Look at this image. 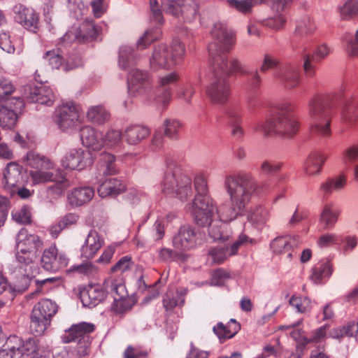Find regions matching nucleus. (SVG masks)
<instances>
[{
  "mask_svg": "<svg viewBox=\"0 0 358 358\" xmlns=\"http://www.w3.org/2000/svg\"><path fill=\"white\" fill-rule=\"evenodd\" d=\"M208 225V235L215 241L224 242L231 236V233L227 230V225L220 220H210Z\"/></svg>",
  "mask_w": 358,
  "mask_h": 358,
  "instance_id": "38",
  "label": "nucleus"
},
{
  "mask_svg": "<svg viewBox=\"0 0 358 358\" xmlns=\"http://www.w3.org/2000/svg\"><path fill=\"white\" fill-rule=\"evenodd\" d=\"M289 304L299 313L308 312L312 308L311 301L308 297L292 296L289 299Z\"/></svg>",
  "mask_w": 358,
  "mask_h": 358,
  "instance_id": "59",
  "label": "nucleus"
},
{
  "mask_svg": "<svg viewBox=\"0 0 358 358\" xmlns=\"http://www.w3.org/2000/svg\"><path fill=\"white\" fill-rule=\"evenodd\" d=\"M23 162L28 166L37 169L39 168L45 169V170H52L54 164L48 158L36 153L34 151L29 152L24 157Z\"/></svg>",
  "mask_w": 358,
  "mask_h": 358,
  "instance_id": "41",
  "label": "nucleus"
},
{
  "mask_svg": "<svg viewBox=\"0 0 358 358\" xmlns=\"http://www.w3.org/2000/svg\"><path fill=\"white\" fill-rule=\"evenodd\" d=\"M206 94L213 103L224 104L230 94V87L227 79L213 74L211 82L206 88Z\"/></svg>",
  "mask_w": 358,
  "mask_h": 358,
  "instance_id": "15",
  "label": "nucleus"
},
{
  "mask_svg": "<svg viewBox=\"0 0 358 358\" xmlns=\"http://www.w3.org/2000/svg\"><path fill=\"white\" fill-rule=\"evenodd\" d=\"M269 210L263 205H257L251 208L248 213V220L251 229L248 231V243L256 244L259 240L262 229L269 220Z\"/></svg>",
  "mask_w": 358,
  "mask_h": 358,
  "instance_id": "11",
  "label": "nucleus"
},
{
  "mask_svg": "<svg viewBox=\"0 0 358 358\" xmlns=\"http://www.w3.org/2000/svg\"><path fill=\"white\" fill-rule=\"evenodd\" d=\"M16 352H20V358H42L37 340L29 338L24 341L20 339V344Z\"/></svg>",
  "mask_w": 358,
  "mask_h": 358,
  "instance_id": "37",
  "label": "nucleus"
},
{
  "mask_svg": "<svg viewBox=\"0 0 358 358\" xmlns=\"http://www.w3.org/2000/svg\"><path fill=\"white\" fill-rule=\"evenodd\" d=\"M178 80V76L175 72H171L159 78V90L156 98L157 103L163 105L169 103L171 96L170 85L174 84Z\"/></svg>",
  "mask_w": 358,
  "mask_h": 358,
  "instance_id": "25",
  "label": "nucleus"
},
{
  "mask_svg": "<svg viewBox=\"0 0 358 358\" xmlns=\"http://www.w3.org/2000/svg\"><path fill=\"white\" fill-rule=\"evenodd\" d=\"M240 329V325L234 319H231L227 325L220 322L213 327L214 333L221 342L232 338Z\"/></svg>",
  "mask_w": 358,
  "mask_h": 358,
  "instance_id": "43",
  "label": "nucleus"
},
{
  "mask_svg": "<svg viewBox=\"0 0 358 358\" xmlns=\"http://www.w3.org/2000/svg\"><path fill=\"white\" fill-rule=\"evenodd\" d=\"M94 157L91 152L82 148H74L69 150L61 160L63 168L70 170L81 171L91 166Z\"/></svg>",
  "mask_w": 358,
  "mask_h": 358,
  "instance_id": "13",
  "label": "nucleus"
},
{
  "mask_svg": "<svg viewBox=\"0 0 358 358\" xmlns=\"http://www.w3.org/2000/svg\"><path fill=\"white\" fill-rule=\"evenodd\" d=\"M99 31V29L93 21L87 20L82 24L78 35L72 31L66 32L62 37V42L65 44H69L76 39L83 41L89 38L94 39L97 37Z\"/></svg>",
  "mask_w": 358,
  "mask_h": 358,
  "instance_id": "23",
  "label": "nucleus"
},
{
  "mask_svg": "<svg viewBox=\"0 0 358 358\" xmlns=\"http://www.w3.org/2000/svg\"><path fill=\"white\" fill-rule=\"evenodd\" d=\"M340 13L344 20L356 17L358 16V1L357 0H348L340 8Z\"/></svg>",
  "mask_w": 358,
  "mask_h": 358,
  "instance_id": "55",
  "label": "nucleus"
},
{
  "mask_svg": "<svg viewBox=\"0 0 358 358\" xmlns=\"http://www.w3.org/2000/svg\"><path fill=\"white\" fill-rule=\"evenodd\" d=\"M346 184V177L344 175H340L336 177L328 178L324 182L321 184L320 190L324 194H330L334 191L342 189Z\"/></svg>",
  "mask_w": 358,
  "mask_h": 358,
  "instance_id": "46",
  "label": "nucleus"
},
{
  "mask_svg": "<svg viewBox=\"0 0 358 358\" xmlns=\"http://www.w3.org/2000/svg\"><path fill=\"white\" fill-rule=\"evenodd\" d=\"M52 170H45V169H37L31 171L29 176L34 185L42 184L55 180L54 173Z\"/></svg>",
  "mask_w": 358,
  "mask_h": 358,
  "instance_id": "48",
  "label": "nucleus"
},
{
  "mask_svg": "<svg viewBox=\"0 0 358 358\" xmlns=\"http://www.w3.org/2000/svg\"><path fill=\"white\" fill-rule=\"evenodd\" d=\"M12 216L13 220L20 224H28L31 222V213L29 208L27 206L13 210Z\"/></svg>",
  "mask_w": 358,
  "mask_h": 358,
  "instance_id": "63",
  "label": "nucleus"
},
{
  "mask_svg": "<svg viewBox=\"0 0 358 358\" xmlns=\"http://www.w3.org/2000/svg\"><path fill=\"white\" fill-rule=\"evenodd\" d=\"M301 242V238L299 236H279L273 240L271 243V248L273 252L276 254L288 252L287 257L291 258L292 253L290 250L298 247Z\"/></svg>",
  "mask_w": 358,
  "mask_h": 358,
  "instance_id": "26",
  "label": "nucleus"
},
{
  "mask_svg": "<svg viewBox=\"0 0 358 358\" xmlns=\"http://www.w3.org/2000/svg\"><path fill=\"white\" fill-rule=\"evenodd\" d=\"M22 167L15 162H10L7 164L1 182L3 189L13 195L17 190V187H22L24 184Z\"/></svg>",
  "mask_w": 358,
  "mask_h": 358,
  "instance_id": "17",
  "label": "nucleus"
},
{
  "mask_svg": "<svg viewBox=\"0 0 358 358\" xmlns=\"http://www.w3.org/2000/svg\"><path fill=\"white\" fill-rule=\"evenodd\" d=\"M80 136L83 145L93 151L102 149L103 134L90 126H85L80 130Z\"/></svg>",
  "mask_w": 358,
  "mask_h": 358,
  "instance_id": "21",
  "label": "nucleus"
},
{
  "mask_svg": "<svg viewBox=\"0 0 358 358\" xmlns=\"http://www.w3.org/2000/svg\"><path fill=\"white\" fill-rule=\"evenodd\" d=\"M94 325L92 323L80 322L73 324L64 336V343L77 342L82 345L78 350V352L81 356L87 354V348L89 345V334L94 331Z\"/></svg>",
  "mask_w": 358,
  "mask_h": 358,
  "instance_id": "12",
  "label": "nucleus"
},
{
  "mask_svg": "<svg viewBox=\"0 0 358 358\" xmlns=\"http://www.w3.org/2000/svg\"><path fill=\"white\" fill-rule=\"evenodd\" d=\"M185 54L184 45L178 39H174L170 48L161 44L155 48L150 64L152 69H169L179 63Z\"/></svg>",
  "mask_w": 358,
  "mask_h": 358,
  "instance_id": "8",
  "label": "nucleus"
},
{
  "mask_svg": "<svg viewBox=\"0 0 358 358\" xmlns=\"http://www.w3.org/2000/svg\"><path fill=\"white\" fill-rule=\"evenodd\" d=\"M274 78L288 89L296 87L301 82L299 71L295 65L280 66L275 72Z\"/></svg>",
  "mask_w": 358,
  "mask_h": 358,
  "instance_id": "20",
  "label": "nucleus"
},
{
  "mask_svg": "<svg viewBox=\"0 0 358 358\" xmlns=\"http://www.w3.org/2000/svg\"><path fill=\"white\" fill-rule=\"evenodd\" d=\"M286 6L287 5L283 8V9L280 8L279 11L273 10L272 9L273 13H275V15L273 17L266 19L264 21V25L277 31L282 29L287 22V17L285 13Z\"/></svg>",
  "mask_w": 358,
  "mask_h": 358,
  "instance_id": "49",
  "label": "nucleus"
},
{
  "mask_svg": "<svg viewBox=\"0 0 358 358\" xmlns=\"http://www.w3.org/2000/svg\"><path fill=\"white\" fill-rule=\"evenodd\" d=\"M186 294V289H182L178 291L176 296L171 297L170 296L166 295L163 301L164 308L166 310H171L178 305H183Z\"/></svg>",
  "mask_w": 358,
  "mask_h": 358,
  "instance_id": "57",
  "label": "nucleus"
},
{
  "mask_svg": "<svg viewBox=\"0 0 358 358\" xmlns=\"http://www.w3.org/2000/svg\"><path fill=\"white\" fill-rule=\"evenodd\" d=\"M43 59H45L53 69H61L64 71L73 69L80 65L79 59L71 64L69 61L64 62L60 54L59 49L47 51L43 55Z\"/></svg>",
  "mask_w": 358,
  "mask_h": 358,
  "instance_id": "32",
  "label": "nucleus"
},
{
  "mask_svg": "<svg viewBox=\"0 0 358 358\" xmlns=\"http://www.w3.org/2000/svg\"><path fill=\"white\" fill-rule=\"evenodd\" d=\"M343 41L346 43L348 51L351 55H358V29L355 33V38L351 34H346L343 38Z\"/></svg>",
  "mask_w": 358,
  "mask_h": 358,
  "instance_id": "64",
  "label": "nucleus"
},
{
  "mask_svg": "<svg viewBox=\"0 0 358 358\" xmlns=\"http://www.w3.org/2000/svg\"><path fill=\"white\" fill-rule=\"evenodd\" d=\"M217 208L215 201L208 194L196 195L188 206V210L193 215L196 223L201 227L209 223Z\"/></svg>",
  "mask_w": 358,
  "mask_h": 358,
  "instance_id": "10",
  "label": "nucleus"
},
{
  "mask_svg": "<svg viewBox=\"0 0 358 358\" xmlns=\"http://www.w3.org/2000/svg\"><path fill=\"white\" fill-rule=\"evenodd\" d=\"M57 312V304L50 299H43L36 303L31 315L30 330L32 334L42 335Z\"/></svg>",
  "mask_w": 358,
  "mask_h": 358,
  "instance_id": "9",
  "label": "nucleus"
},
{
  "mask_svg": "<svg viewBox=\"0 0 358 358\" xmlns=\"http://www.w3.org/2000/svg\"><path fill=\"white\" fill-rule=\"evenodd\" d=\"M103 243V240L99 234L94 230H91L81 248V255L87 259L94 257Z\"/></svg>",
  "mask_w": 358,
  "mask_h": 358,
  "instance_id": "29",
  "label": "nucleus"
},
{
  "mask_svg": "<svg viewBox=\"0 0 358 358\" xmlns=\"http://www.w3.org/2000/svg\"><path fill=\"white\" fill-rule=\"evenodd\" d=\"M320 248H327L331 245L341 243V236L335 234H325L320 236L317 242Z\"/></svg>",
  "mask_w": 358,
  "mask_h": 358,
  "instance_id": "62",
  "label": "nucleus"
},
{
  "mask_svg": "<svg viewBox=\"0 0 358 358\" xmlns=\"http://www.w3.org/2000/svg\"><path fill=\"white\" fill-rule=\"evenodd\" d=\"M122 134L119 130L110 129L105 135L103 134L102 148H113L118 146L122 142Z\"/></svg>",
  "mask_w": 358,
  "mask_h": 358,
  "instance_id": "51",
  "label": "nucleus"
},
{
  "mask_svg": "<svg viewBox=\"0 0 358 358\" xmlns=\"http://www.w3.org/2000/svg\"><path fill=\"white\" fill-rule=\"evenodd\" d=\"M332 272L331 262L329 260L322 259L312 267L309 279L315 284H321L331 276Z\"/></svg>",
  "mask_w": 358,
  "mask_h": 358,
  "instance_id": "31",
  "label": "nucleus"
},
{
  "mask_svg": "<svg viewBox=\"0 0 358 358\" xmlns=\"http://www.w3.org/2000/svg\"><path fill=\"white\" fill-rule=\"evenodd\" d=\"M283 166V162L265 159L260 164V171L266 175H275L278 173Z\"/></svg>",
  "mask_w": 358,
  "mask_h": 358,
  "instance_id": "58",
  "label": "nucleus"
},
{
  "mask_svg": "<svg viewBox=\"0 0 358 358\" xmlns=\"http://www.w3.org/2000/svg\"><path fill=\"white\" fill-rule=\"evenodd\" d=\"M68 258L63 254H58L55 247L45 250L41 257L42 267L49 271L56 272L67 266Z\"/></svg>",
  "mask_w": 358,
  "mask_h": 358,
  "instance_id": "19",
  "label": "nucleus"
},
{
  "mask_svg": "<svg viewBox=\"0 0 358 358\" xmlns=\"http://www.w3.org/2000/svg\"><path fill=\"white\" fill-rule=\"evenodd\" d=\"M29 99L31 101L45 106H51L55 100L52 90L48 86L41 85L30 90Z\"/></svg>",
  "mask_w": 358,
  "mask_h": 358,
  "instance_id": "33",
  "label": "nucleus"
},
{
  "mask_svg": "<svg viewBox=\"0 0 358 358\" xmlns=\"http://www.w3.org/2000/svg\"><path fill=\"white\" fill-rule=\"evenodd\" d=\"M294 110V105L290 102L278 103L266 120L255 123L253 129L265 136L275 135L291 138L297 134L300 127Z\"/></svg>",
  "mask_w": 358,
  "mask_h": 358,
  "instance_id": "4",
  "label": "nucleus"
},
{
  "mask_svg": "<svg viewBox=\"0 0 358 358\" xmlns=\"http://www.w3.org/2000/svg\"><path fill=\"white\" fill-rule=\"evenodd\" d=\"M101 182L98 188V194L102 197L108 196H117L125 190V185L117 178H110L101 182V179L99 180Z\"/></svg>",
  "mask_w": 358,
  "mask_h": 358,
  "instance_id": "34",
  "label": "nucleus"
},
{
  "mask_svg": "<svg viewBox=\"0 0 358 358\" xmlns=\"http://www.w3.org/2000/svg\"><path fill=\"white\" fill-rule=\"evenodd\" d=\"M80 300L84 306L94 307L105 298V292L98 285H90L80 293Z\"/></svg>",
  "mask_w": 358,
  "mask_h": 358,
  "instance_id": "28",
  "label": "nucleus"
},
{
  "mask_svg": "<svg viewBox=\"0 0 358 358\" xmlns=\"http://www.w3.org/2000/svg\"><path fill=\"white\" fill-rule=\"evenodd\" d=\"M15 18L19 23L27 29L34 31L37 27L38 15L31 8H22Z\"/></svg>",
  "mask_w": 358,
  "mask_h": 358,
  "instance_id": "40",
  "label": "nucleus"
},
{
  "mask_svg": "<svg viewBox=\"0 0 358 358\" xmlns=\"http://www.w3.org/2000/svg\"><path fill=\"white\" fill-rule=\"evenodd\" d=\"M269 188V184L252 180L248 176V197H258L266 192Z\"/></svg>",
  "mask_w": 358,
  "mask_h": 358,
  "instance_id": "52",
  "label": "nucleus"
},
{
  "mask_svg": "<svg viewBox=\"0 0 358 358\" xmlns=\"http://www.w3.org/2000/svg\"><path fill=\"white\" fill-rule=\"evenodd\" d=\"M224 186L230 196L231 206L222 205L216 209L219 220L229 222L244 211L246 196V178L245 176H229L224 181Z\"/></svg>",
  "mask_w": 358,
  "mask_h": 358,
  "instance_id": "5",
  "label": "nucleus"
},
{
  "mask_svg": "<svg viewBox=\"0 0 358 358\" xmlns=\"http://www.w3.org/2000/svg\"><path fill=\"white\" fill-rule=\"evenodd\" d=\"M18 115L13 111L8 105H1L0 126L6 129H13L17 123Z\"/></svg>",
  "mask_w": 358,
  "mask_h": 358,
  "instance_id": "47",
  "label": "nucleus"
},
{
  "mask_svg": "<svg viewBox=\"0 0 358 358\" xmlns=\"http://www.w3.org/2000/svg\"><path fill=\"white\" fill-rule=\"evenodd\" d=\"M94 196V190L90 187L74 188L67 195L69 203L73 207L80 206L87 203Z\"/></svg>",
  "mask_w": 358,
  "mask_h": 358,
  "instance_id": "30",
  "label": "nucleus"
},
{
  "mask_svg": "<svg viewBox=\"0 0 358 358\" xmlns=\"http://www.w3.org/2000/svg\"><path fill=\"white\" fill-rule=\"evenodd\" d=\"M196 231L189 226H182L173 238V247L179 250L193 248L196 243Z\"/></svg>",
  "mask_w": 358,
  "mask_h": 358,
  "instance_id": "22",
  "label": "nucleus"
},
{
  "mask_svg": "<svg viewBox=\"0 0 358 358\" xmlns=\"http://www.w3.org/2000/svg\"><path fill=\"white\" fill-rule=\"evenodd\" d=\"M164 135L172 140L178 138L179 131L182 128V124L176 119H166L163 124Z\"/></svg>",
  "mask_w": 358,
  "mask_h": 358,
  "instance_id": "50",
  "label": "nucleus"
},
{
  "mask_svg": "<svg viewBox=\"0 0 358 358\" xmlns=\"http://www.w3.org/2000/svg\"><path fill=\"white\" fill-rule=\"evenodd\" d=\"M106 289L111 292L114 297L113 308L117 313H124L131 309L129 301L124 298L127 292L122 279L109 280L105 283Z\"/></svg>",
  "mask_w": 358,
  "mask_h": 358,
  "instance_id": "16",
  "label": "nucleus"
},
{
  "mask_svg": "<svg viewBox=\"0 0 358 358\" xmlns=\"http://www.w3.org/2000/svg\"><path fill=\"white\" fill-rule=\"evenodd\" d=\"M341 214L340 208L333 203H328L324 205L321 213L320 221L324 224V229H332Z\"/></svg>",
  "mask_w": 358,
  "mask_h": 358,
  "instance_id": "35",
  "label": "nucleus"
},
{
  "mask_svg": "<svg viewBox=\"0 0 358 358\" xmlns=\"http://www.w3.org/2000/svg\"><path fill=\"white\" fill-rule=\"evenodd\" d=\"M135 61V54L129 46H122L119 52V66L125 69Z\"/></svg>",
  "mask_w": 358,
  "mask_h": 358,
  "instance_id": "53",
  "label": "nucleus"
},
{
  "mask_svg": "<svg viewBox=\"0 0 358 358\" xmlns=\"http://www.w3.org/2000/svg\"><path fill=\"white\" fill-rule=\"evenodd\" d=\"M86 117L89 122L101 125L108 121L110 114L103 106L98 105L90 107Z\"/></svg>",
  "mask_w": 358,
  "mask_h": 358,
  "instance_id": "44",
  "label": "nucleus"
},
{
  "mask_svg": "<svg viewBox=\"0 0 358 358\" xmlns=\"http://www.w3.org/2000/svg\"><path fill=\"white\" fill-rule=\"evenodd\" d=\"M20 344V338L16 336L8 338L0 350V358H20V353L16 352Z\"/></svg>",
  "mask_w": 358,
  "mask_h": 358,
  "instance_id": "45",
  "label": "nucleus"
},
{
  "mask_svg": "<svg viewBox=\"0 0 358 358\" xmlns=\"http://www.w3.org/2000/svg\"><path fill=\"white\" fill-rule=\"evenodd\" d=\"M212 41L208 45L213 74L227 76L241 72L242 67L238 59L229 56L234 43V34L223 22H215L210 31Z\"/></svg>",
  "mask_w": 358,
  "mask_h": 358,
  "instance_id": "2",
  "label": "nucleus"
},
{
  "mask_svg": "<svg viewBox=\"0 0 358 358\" xmlns=\"http://www.w3.org/2000/svg\"><path fill=\"white\" fill-rule=\"evenodd\" d=\"M150 134L149 129L141 125H134L125 129L124 136L130 145H136Z\"/></svg>",
  "mask_w": 358,
  "mask_h": 358,
  "instance_id": "42",
  "label": "nucleus"
},
{
  "mask_svg": "<svg viewBox=\"0 0 358 358\" xmlns=\"http://www.w3.org/2000/svg\"><path fill=\"white\" fill-rule=\"evenodd\" d=\"M55 121L61 129L66 131L80 124L82 118L76 107L68 103L57 108Z\"/></svg>",
  "mask_w": 358,
  "mask_h": 358,
  "instance_id": "14",
  "label": "nucleus"
},
{
  "mask_svg": "<svg viewBox=\"0 0 358 358\" xmlns=\"http://www.w3.org/2000/svg\"><path fill=\"white\" fill-rule=\"evenodd\" d=\"M228 251L229 247L217 246L210 250L208 255L214 263L221 264L230 256Z\"/></svg>",
  "mask_w": 358,
  "mask_h": 358,
  "instance_id": "61",
  "label": "nucleus"
},
{
  "mask_svg": "<svg viewBox=\"0 0 358 358\" xmlns=\"http://www.w3.org/2000/svg\"><path fill=\"white\" fill-rule=\"evenodd\" d=\"M151 19L157 24L163 22L161 6L164 12L184 22L193 21L199 13L196 0H149Z\"/></svg>",
  "mask_w": 358,
  "mask_h": 358,
  "instance_id": "6",
  "label": "nucleus"
},
{
  "mask_svg": "<svg viewBox=\"0 0 358 358\" xmlns=\"http://www.w3.org/2000/svg\"><path fill=\"white\" fill-rule=\"evenodd\" d=\"M54 185L48 187V193L52 196L54 198L58 197L64 194L65 189L71 186L70 182L64 176L61 177V180L55 178Z\"/></svg>",
  "mask_w": 358,
  "mask_h": 358,
  "instance_id": "54",
  "label": "nucleus"
},
{
  "mask_svg": "<svg viewBox=\"0 0 358 358\" xmlns=\"http://www.w3.org/2000/svg\"><path fill=\"white\" fill-rule=\"evenodd\" d=\"M42 248L43 243L37 235L30 234L24 228L17 233L15 257L19 265L11 268V272L16 278L15 290L24 292L28 288L36 273L34 262Z\"/></svg>",
  "mask_w": 358,
  "mask_h": 358,
  "instance_id": "3",
  "label": "nucleus"
},
{
  "mask_svg": "<svg viewBox=\"0 0 358 358\" xmlns=\"http://www.w3.org/2000/svg\"><path fill=\"white\" fill-rule=\"evenodd\" d=\"M341 103H343L342 120L349 127H353L358 120V101L355 97L345 94L343 89L331 93H317L313 96L308 103V112L313 135L322 138L331 137V121Z\"/></svg>",
  "mask_w": 358,
  "mask_h": 358,
  "instance_id": "1",
  "label": "nucleus"
},
{
  "mask_svg": "<svg viewBox=\"0 0 358 358\" xmlns=\"http://www.w3.org/2000/svg\"><path fill=\"white\" fill-rule=\"evenodd\" d=\"M166 171L162 180V192L172 196L185 199L192 194V180L182 172L178 163L171 157L166 159Z\"/></svg>",
  "mask_w": 358,
  "mask_h": 358,
  "instance_id": "7",
  "label": "nucleus"
},
{
  "mask_svg": "<svg viewBox=\"0 0 358 358\" xmlns=\"http://www.w3.org/2000/svg\"><path fill=\"white\" fill-rule=\"evenodd\" d=\"M196 195H207L208 192L207 176L202 172L196 173L194 178Z\"/></svg>",
  "mask_w": 358,
  "mask_h": 358,
  "instance_id": "60",
  "label": "nucleus"
},
{
  "mask_svg": "<svg viewBox=\"0 0 358 358\" xmlns=\"http://www.w3.org/2000/svg\"><path fill=\"white\" fill-rule=\"evenodd\" d=\"M315 29V23L310 17H304L297 22L294 37L299 38V46H301L304 50L307 48L306 45L310 42V36Z\"/></svg>",
  "mask_w": 358,
  "mask_h": 358,
  "instance_id": "24",
  "label": "nucleus"
},
{
  "mask_svg": "<svg viewBox=\"0 0 358 358\" xmlns=\"http://www.w3.org/2000/svg\"><path fill=\"white\" fill-rule=\"evenodd\" d=\"M327 157L319 152H312L307 157L305 164V173L308 176H315L321 172L322 167Z\"/></svg>",
  "mask_w": 358,
  "mask_h": 358,
  "instance_id": "39",
  "label": "nucleus"
},
{
  "mask_svg": "<svg viewBox=\"0 0 358 358\" xmlns=\"http://www.w3.org/2000/svg\"><path fill=\"white\" fill-rule=\"evenodd\" d=\"M99 176H106L116 174L117 169L115 162L114 155L108 152L100 155L97 167Z\"/></svg>",
  "mask_w": 358,
  "mask_h": 358,
  "instance_id": "36",
  "label": "nucleus"
},
{
  "mask_svg": "<svg viewBox=\"0 0 358 358\" xmlns=\"http://www.w3.org/2000/svg\"><path fill=\"white\" fill-rule=\"evenodd\" d=\"M160 35L159 31L157 29H148L145 31L136 42V47L138 49H145L152 42L157 40Z\"/></svg>",
  "mask_w": 358,
  "mask_h": 358,
  "instance_id": "56",
  "label": "nucleus"
},
{
  "mask_svg": "<svg viewBox=\"0 0 358 358\" xmlns=\"http://www.w3.org/2000/svg\"><path fill=\"white\" fill-rule=\"evenodd\" d=\"M330 48L323 44L319 45L313 55H308L304 59L303 69L307 77L313 78L315 74V64L323 59L330 53Z\"/></svg>",
  "mask_w": 358,
  "mask_h": 358,
  "instance_id": "27",
  "label": "nucleus"
},
{
  "mask_svg": "<svg viewBox=\"0 0 358 358\" xmlns=\"http://www.w3.org/2000/svg\"><path fill=\"white\" fill-rule=\"evenodd\" d=\"M129 93L134 96L144 95L150 90L148 74L145 71L132 69L127 77Z\"/></svg>",
  "mask_w": 358,
  "mask_h": 358,
  "instance_id": "18",
  "label": "nucleus"
}]
</instances>
